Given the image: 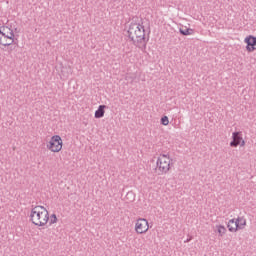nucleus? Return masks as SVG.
Wrapping results in <instances>:
<instances>
[{"label":"nucleus","mask_w":256,"mask_h":256,"mask_svg":"<svg viewBox=\"0 0 256 256\" xmlns=\"http://www.w3.org/2000/svg\"><path fill=\"white\" fill-rule=\"evenodd\" d=\"M128 37L135 46L142 51L146 50L145 27L141 23L132 22L128 29Z\"/></svg>","instance_id":"nucleus-1"},{"label":"nucleus","mask_w":256,"mask_h":256,"mask_svg":"<svg viewBox=\"0 0 256 256\" xmlns=\"http://www.w3.org/2000/svg\"><path fill=\"white\" fill-rule=\"evenodd\" d=\"M31 222L38 227H44L49 221V212L43 206H36L31 209Z\"/></svg>","instance_id":"nucleus-2"},{"label":"nucleus","mask_w":256,"mask_h":256,"mask_svg":"<svg viewBox=\"0 0 256 256\" xmlns=\"http://www.w3.org/2000/svg\"><path fill=\"white\" fill-rule=\"evenodd\" d=\"M172 166L173 160L171 159L169 152H162L159 154L156 162V172L158 175L167 174Z\"/></svg>","instance_id":"nucleus-3"},{"label":"nucleus","mask_w":256,"mask_h":256,"mask_svg":"<svg viewBox=\"0 0 256 256\" xmlns=\"http://www.w3.org/2000/svg\"><path fill=\"white\" fill-rule=\"evenodd\" d=\"M15 42L14 30L7 25L0 26V45L8 47Z\"/></svg>","instance_id":"nucleus-4"},{"label":"nucleus","mask_w":256,"mask_h":256,"mask_svg":"<svg viewBox=\"0 0 256 256\" xmlns=\"http://www.w3.org/2000/svg\"><path fill=\"white\" fill-rule=\"evenodd\" d=\"M63 147V140L61 136H52L49 144H47V149H49L53 153H58L61 151Z\"/></svg>","instance_id":"nucleus-5"},{"label":"nucleus","mask_w":256,"mask_h":256,"mask_svg":"<svg viewBox=\"0 0 256 256\" xmlns=\"http://www.w3.org/2000/svg\"><path fill=\"white\" fill-rule=\"evenodd\" d=\"M149 230V223L146 219L140 218L135 225V231L137 234H145Z\"/></svg>","instance_id":"nucleus-6"},{"label":"nucleus","mask_w":256,"mask_h":256,"mask_svg":"<svg viewBox=\"0 0 256 256\" xmlns=\"http://www.w3.org/2000/svg\"><path fill=\"white\" fill-rule=\"evenodd\" d=\"M244 147L245 140H243L241 132H232V141L230 142V147Z\"/></svg>","instance_id":"nucleus-7"},{"label":"nucleus","mask_w":256,"mask_h":256,"mask_svg":"<svg viewBox=\"0 0 256 256\" xmlns=\"http://www.w3.org/2000/svg\"><path fill=\"white\" fill-rule=\"evenodd\" d=\"M239 230V226L237 224V219H232L228 221V231L235 233Z\"/></svg>","instance_id":"nucleus-8"},{"label":"nucleus","mask_w":256,"mask_h":256,"mask_svg":"<svg viewBox=\"0 0 256 256\" xmlns=\"http://www.w3.org/2000/svg\"><path fill=\"white\" fill-rule=\"evenodd\" d=\"M244 43H246L248 46H256V36L250 35L244 38Z\"/></svg>","instance_id":"nucleus-9"},{"label":"nucleus","mask_w":256,"mask_h":256,"mask_svg":"<svg viewBox=\"0 0 256 256\" xmlns=\"http://www.w3.org/2000/svg\"><path fill=\"white\" fill-rule=\"evenodd\" d=\"M105 108H106V106H104V105L99 106L98 110H96V112H95V118L96 119H101V118L104 117Z\"/></svg>","instance_id":"nucleus-10"},{"label":"nucleus","mask_w":256,"mask_h":256,"mask_svg":"<svg viewBox=\"0 0 256 256\" xmlns=\"http://www.w3.org/2000/svg\"><path fill=\"white\" fill-rule=\"evenodd\" d=\"M236 223L238 224V229L243 230L247 225V220L244 217H238Z\"/></svg>","instance_id":"nucleus-11"},{"label":"nucleus","mask_w":256,"mask_h":256,"mask_svg":"<svg viewBox=\"0 0 256 256\" xmlns=\"http://www.w3.org/2000/svg\"><path fill=\"white\" fill-rule=\"evenodd\" d=\"M179 31L183 36H190L194 34V29L192 28H180Z\"/></svg>","instance_id":"nucleus-12"},{"label":"nucleus","mask_w":256,"mask_h":256,"mask_svg":"<svg viewBox=\"0 0 256 256\" xmlns=\"http://www.w3.org/2000/svg\"><path fill=\"white\" fill-rule=\"evenodd\" d=\"M216 232H218V236L223 237L226 234L227 229L222 225H216Z\"/></svg>","instance_id":"nucleus-13"},{"label":"nucleus","mask_w":256,"mask_h":256,"mask_svg":"<svg viewBox=\"0 0 256 256\" xmlns=\"http://www.w3.org/2000/svg\"><path fill=\"white\" fill-rule=\"evenodd\" d=\"M48 222H49L50 225H53V224L57 223L56 215L55 214L51 215V217H49V221Z\"/></svg>","instance_id":"nucleus-14"},{"label":"nucleus","mask_w":256,"mask_h":256,"mask_svg":"<svg viewBox=\"0 0 256 256\" xmlns=\"http://www.w3.org/2000/svg\"><path fill=\"white\" fill-rule=\"evenodd\" d=\"M161 123H162L164 126L169 125V118H168V116H163V118L161 119Z\"/></svg>","instance_id":"nucleus-15"},{"label":"nucleus","mask_w":256,"mask_h":256,"mask_svg":"<svg viewBox=\"0 0 256 256\" xmlns=\"http://www.w3.org/2000/svg\"><path fill=\"white\" fill-rule=\"evenodd\" d=\"M246 50L248 52H254L256 50L255 46H251V45H246Z\"/></svg>","instance_id":"nucleus-16"},{"label":"nucleus","mask_w":256,"mask_h":256,"mask_svg":"<svg viewBox=\"0 0 256 256\" xmlns=\"http://www.w3.org/2000/svg\"><path fill=\"white\" fill-rule=\"evenodd\" d=\"M191 240H192V239L190 238V239L184 241V243H188V242H190Z\"/></svg>","instance_id":"nucleus-17"},{"label":"nucleus","mask_w":256,"mask_h":256,"mask_svg":"<svg viewBox=\"0 0 256 256\" xmlns=\"http://www.w3.org/2000/svg\"><path fill=\"white\" fill-rule=\"evenodd\" d=\"M14 48L12 46H10L9 48V52H11Z\"/></svg>","instance_id":"nucleus-18"},{"label":"nucleus","mask_w":256,"mask_h":256,"mask_svg":"<svg viewBox=\"0 0 256 256\" xmlns=\"http://www.w3.org/2000/svg\"><path fill=\"white\" fill-rule=\"evenodd\" d=\"M65 77H68V74H64Z\"/></svg>","instance_id":"nucleus-19"},{"label":"nucleus","mask_w":256,"mask_h":256,"mask_svg":"<svg viewBox=\"0 0 256 256\" xmlns=\"http://www.w3.org/2000/svg\"><path fill=\"white\" fill-rule=\"evenodd\" d=\"M128 195H132V193H128Z\"/></svg>","instance_id":"nucleus-20"}]
</instances>
